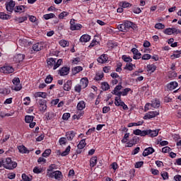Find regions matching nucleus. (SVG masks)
<instances>
[{
	"instance_id": "obj_1",
	"label": "nucleus",
	"mask_w": 181,
	"mask_h": 181,
	"mask_svg": "<svg viewBox=\"0 0 181 181\" xmlns=\"http://www.w3.org/2000/svg\"><path fill=\"white\" fill-rule=\"evenodd\" d=\"M131 28L132 29H136V25L129 21H125L123 23L117 25L119 32H128Z\"/></svg>"
},
{
	"instance_id": "obj_2",
	"label": "nucleus",
	"mask_w": 181,
	"mask_h": 181,
	"mask_svg": "<svg viewBox=\"0 0 181 181\" xmlns=\"http://www.w3.org/2000/svg\"><path fill=\"white\" fill-rule=\"evenodd\" d=\"M56 59L54 58H49L47 59V64L49 67H52L53 70H56L59 69L60 66L63 64V59H59L56 62Z\"/></svg>"
},
{
	"instance_id": "obj_3",
	"label": "nucleus",
	"mask_w": 181,
	"mask_h": 181,
	"mask_svg": "<svg viewBox=\"0 0 181 181\" xmlns=\"http://www.w3.org/2000/svg\"><path fill=\"white\" fill-rule=\"evenodd\" d=\"M18 166V163L15 161H12L11 158H7L5 161H4V168L5 169H8V170H12V169H15Z\"/></svg>"
},
{
	"instance_id": "obj_4",
	"label": "nucleus",
	"mask_w": 181,
	"mask_h": 181,
	"mask_svg": "<svg viewBox=\"0 0 181 181\" xmlns=\"http://www.w3.org/2000/svg\"><path fill=\"white\" fill-rule=\"evenodd\" d=\"M13 86L11 87V90L14 91H21L22 90V84H21V79L19 78H14L12 80Z\"/></svg>"
},
{
	"instance_id": "obj_5",
	"label": "nucleus",
	"mask_w": 181,
	"mask_h": 181,
	"mask_svg": "<svg viewBox=\"0 0 181 181\" xmlns=\"http://www.w3.org/2000/svg\"><path fill=\"white\" fill-rule=\"evenodd\" d=\"M63 174L60 170H56L52 172V173L48 174V177H51L52 179H56V180H60Z\"/></svg>"
},
{
	"instance_id": "obj_6",
	"label": "nucleus",
	"mask_w": 181,
	"mask_h": 181,
	"mask_svg": "<svg viewBox=\"0 0 181 181\" xmlns=\"http://www.w3.org/2000/svg\"><path fill=\"white\" fill-rule=\"evenodd\" d=\"M83 28V25L80 23H76V20L71 19L70 21V29L71 30H80Z\"/></svg>"
},
{
	"instance_id": "obj_7",
	"label": "nucleus",
	"mask_w": 181,
	"mask_h": 181,
	"mask_svg": "<svg viewBox=\"0 0 181 181\" xmlns=\"http://www.w3.org/2000/svg\"><path fill=\"white\" fill-rule=\"evenodd\" d=\"M15 71L13 67L11 66H6L0 67V73H3L4 74H11Z\"/></svg>"
},
{
	"instance_id": "obj_8",
	"label": "nucleus",
	"mask_w": 181,
	"mask_h": 181,
	"mask_svg": "<svg viewBox=\"0 0 181 181\" xmlns=\"http://www.w3.org/2000/svg\"><path fill=\"white\" fill-rule=\"evenodd\" d=\"M158 115H159V111H151L144 116V119H152V118H155Z\"/></svg>"
},
{
	"instance_id": "obj_9",
	"label": "nucleus",
	"mask_w": 181,
	"mask_h": 181,
	"mask_svg": "<svg viewBox=\"0 0 181 181\" xmlns=\"http://www.w3.org/2000/svg\"><path fill=\"white\" fill-rule=\"evenodd\" d=\"M38 104L39 110L41 112H45L47 110V105H46L45 100H39Z\"/></svg>"
},
{
	"instance_id": "obj_10",
	"label": "nucleus",
	"mask_w": 181,
	"mask_h": 181,
	"mask_svg": "<svg viewBox=\"0 0 181 181\" xmlns=\"http://www.w3.org/2000/svg\"><path fill=\"white\" fill-rule=\"evenodd\" d=\"M159 134V129L156 130H151V129H146V136L148 135L151 138H155V136H158Z\"/></svg>"
},
{
	"instance_id": "obj_11",
	"label": "nucleus",
	"mask_w": 181,
	"mask_h": 181,
	"mask_svg": "<svg viewBox=\"0 0 181 181\" xmlns=\"http://www.w3.org/2000/svg\"><path fill=\"white\" fill-rule=\"evenodd\" d=\"M70 73V67L64 66L58 71L59 76H67Z\"/></svg>"
},
{
	"instance_id": "obj_12",
	"label": "nucleus",
	"mask_w": 181,
	"mask_h": 181,
	"mask_svg": "<svg viewBox=\"0 0 181 181\" xmlns=\"http://www.w3.org/2000/svg\"><path fill=\"white\" fill-rule=\"evenodd\" d=\"M15 1L13 0L8 1L6 3V9L8 12H12L13 11V8H15Z\"/></svg>"
},
{
	"instance_id": "obj_13",
	"label": "nucleus",
	"mask_w": 181,
	"mask_h": 181,
	"mask_svg": "<svg viewBox=\"0 0 181 181\" xmlns=\"http://www.w3.org/2000/svg\"><path fill=\"white\" fill-rule=\"evenodd\" d=\"M164 33L165 35H173V33L177 35V33H179V30L175 28H168L164 30Z\"/></svg>"
},
{
	"instance_id": "obj_14",
	"label": "nucleus",
	"mask_w": 181,
	"mask_h": 181,
	"mask_svg": "<svg viewBox=\"0 0 181 181\" xmlns=\"http://www.w3.org/2000/svg\"><path fill=\"white\" fill-rule=\"evenodd\" d=\"M131 52L133 53L134 56H133V59L134 60H139V59H141V56H142V54L139 52V51H138V49L136 48H132Z\"/></svg>"
},
{
	"instance_id": "obj_15",
	"label": "nucleus",
	"mask_w": 181,
	"mask_h": 181,
	"mask_svg": "<svg viewBox=\"0 0 181 181\" xmlns=\"http://www.w3.org/2000/svg\"><path fill=\"white\" fill-rule=\"evenodd\" d=\"M97 60L100 64H104L108 62V55L102 54L98 58Z\"/></svg>"
},
{
	"instance_id": "obj_16",
	"label": "nucleus",
	"mask_w": 181,
	"mask_h": 181,
	"mask_svg": "<svg viewBox=\"0 0 181 181\" xmlns=\"http://www.w3.org/2000/svg\"><path fill=\"white\" fill-rule=\"evenodd\" d=\"M90 40L91 36L87 34H84L81 36L79 41L81 42V43H87V42H90Z\"/></svg>"
},
{
	"instance_id": "obj_17",
	"label": "nucleus",
	"mask_w": 181,
	"mask_h": 181,
	"mask_svg": "<svg viewBox=\"0 0 181 181\" xmlns=\"http://www.w3.org/2000/svg\"><path fill=\"white\" fill-rule=\"evenodd\" d=\"M177 86H179L177 82L172 81V82L169 83L168 84H167V88L170 91H173V90H175V88H177Z\"/></svg>"
},
{
	"instance_id": "obj_18",
	"label": "nucleus",
	"mask_w": 181,
	"mask_h": 181,
	"mask_svg": "<svg viewBox=\"0 0 181 181\" xmlns=\"http://www.w3.org/2000/svg\"><path fill=\"white\" fill-rule=\"evenodd\" d=\"M43 49V43L37 42L33 45V50L34 52H40Z\"/></svg>"
},
{
	"instance_id": "obj_19",
	"label": "nucleus",
	"mask_w": 181,
	"mask_h": 181,
	"mask_svg": "<svg viewBox=\"0 0 181 181\" xmlns=\"http://www.w3.org/2000/svg\"><path fill=\"white\" fill-rule=\"evenodd\" d=\"M24 59H25V54H16L13 57V61L16 62V63H21V62H23Z\"/></svg>"
},
{
	"instance_id": "obj_20",
	"label": "nucleus",
	"mask_w": 181,
	"mask_h": 181,
	"mask_svg": "<svg viewBox=\"0 0 181 181\" xmlns=\"http://www.w3.org/2000/svg\"><path fill=\"white\" fill-rule=\"evenodd\" d=\"M121 90H122V85H117L112 90V94L114 95H121Z\"/></svg>"
},
{
	"instance_id": "obj_21",
	"label": "nucleus",
	"mask_w": 181,
	"mask_h": 181,
	"mask_svg": "<svg viewBox=\"0 0 181 181\" xmlns=\"http://www.w3.org/2000/svg\"><path fill=\"white\" fill-rule=\"evenodd\" d=\"M134 135H138L139 136H146V130H141L139 129H136L133 131Z\"/></svg>"
},
{
	"instance_id": "obj_22",
	"label": "nucleus",
	"mask_w": 181,
	"mask_h": 181,
	"mask_svg": "<svg viewBox=\"0 0 181 181\" xmlns=\"http://www.w3.org/2000/svg\"><path fill=\"white\" fill-rule=\"evenodd\" d=\"M71 86H73V81L68 80L64 85V90L65 91H70L71 90Z\"/></svg>"
},
{
	"instance_id": "obj_23",
	"label": "nucleus",
	"mask_w": 181,
	"mask_h": 181,
	"mask_svg": "<svg viewBox=\"0 0 181 181\" xmlns=\"http://www.w3.org/2000/svg\"><path fill=\"white\" fill-rule=\"evenodd\" d=\"M66 136L68 141H73L74 136H76V133L74 131H69L66 133Z\"/></svg>"
},
{
	"instance_id": "obj_24",
	"label": "nucleus",
	"mask_w": 181,
	"mask_h": 181,
	"mask_svg": "<svg viewBox=\"0 0 181 181\" xmlns=\"http://www.w3.org/2000/svg\"><path fill=\"white\" fill-rule=\"evenodd\" d=\"M153 152H155V149H153V148H146L143 152V156H148V155H152Z\"/></svg>"
},
{
	"instance_id": "obj_25",
	"label": "nucleus",
	"mask_w": 181,
	"mask_h": 181,
	"mask_svg": "<svg viewBox=\"0 0 181 181\" xmlns=\"http://www.w3.org/2000/svg\"><path fill=\"white\" fill-rule=\"evenodd\" d=\"M150 104L153 108H159L160 107V100L159 99H153Z\"/></svg>"
},
{
	"instance_id": "obj_26",
	"label": "nucleus",
	"mask_w": 181,
	"mask_h": 181,
	"mask_svg": "<svg viewBox=\"0 0 181 181\" xmlns=\"http://www.w3.org/2000/svg\"><path fill=\"white\" fill-rule=\"evenodd\" d=\"M124 101L121 100V95H117L115 98V105L116 107H121L123 104Z\"/></svg>"
},
{
	"instance_id": "obj_27",
	"label": "nucleus",
	"mask_w": 181,
	"mask_h": 181,
	"mask_svg": "<svg viewBox=\"0 0 181 181\" xmlns=\"http://www.w3.org/2000/svg\"><path fill=\"white\" fill-rule=\"evenodd\" d=\"M82 88H86L88 86V79L87 78H82L80 84Z\"/></svg>"
},
{
	"instance_id": "obj_28",
	"label": "nucleus",
	"mask_w": 181,
	"mask_h": 181,
	"mask_svg": "<svg viewBox=\"0 0 181 181\" xmlns=\"http://www.w3.org/2000/svg\"><path fill=\"white\" fill-rule=\"evenodd\" d=\"M18 151L20 153H29L30 152L28 148H26L25 146L21 145L18 146Z\"/></svg>"
},
{
	"instance_id": "obj_29",
	"label": "nucleus",
	"mask_w": 181,
	"mask_h": 181,
	"mask_svg": "<svg viewBox=\"0 0 181 181\" xmlns=\"http://www.w3.org/2000/svg\"><path fill=\"white\" fill-rule=\"evenodd\" d=\"M25 9L26 6H17L14 8V12L22 13V12H25Z\"/></svg>"
},
{
	"instance_id": "obj_30",
	"label": "nucleus",
	"mask_w": 181,
	"mask_h": 181,
	"mask_svg": "<svg viewBox=\"0 0 181 181\" xmlns=\"http://www.w3.org/2000/svg\"><path fill=\"white\" fill-rule=\"evenodd\" d=\"M83 115H84V112L80 110L79 112H77L76 115H74L72 118L73 119H81Z\"/></svg>"
},
{
	"instance_id": "obj_31",
	"label": "nucleus",
	"mask_w": 181,
	"mask_h": 181,
	"mask_svg": "<svg viewBox=\"0 0 181 181\" xmlns=\"http://www.w3.org/2000/svg\"><path fill=\"white\" fill-rule=\"evenodd\" d=\"M76 108L78 110V111H83V110L86 108V102L82 100L78 103Z\"/></svg>"
},
{
	"instance_id": "obj_32",
	"label": "nucleus",
	"mask_w": 181,
	"mask_h": 181,
	"mask_svg": "<svg viewBox=\"0 0 181 181\" xmlns=\"http://www.w3.org/2000/svg\"><path fill=\"white\" fill-rule=\"evenodd\" d=\"M54 169H57V165L56 164H51L48 169H47V176H49V173H53Z\"/></svg>"
},
{
	"instance_id": "obj_33",
	"label": "nucleus",
	"mask_w": 181,
	"mask_h": 181,
	"mask_svg": "<svg viewBox=\"0 0 181 181\" xmlns=\"http://www.w3.org/2000/svg\"><path fill=\"white\" fill-rule=\"evenodd\" d=\"M97 162H98L97 156H93L90 159V166L91 168H94V166H95V165H97Z\"/></svg>"
},
{
	"instance_id": "obj_34",
	"label": "nucleus",
	"mask_w": 181,
	"mask_h": 181,
	"mask_svg": "<svg viewBox=\"0 0 181 181\" xmlns=\"http://www.w3.org/2000/svg\"><path fill=\"white\" fill-rule=\"evenodd\" d=\"M80 71H83V67L76 66L72 69V74L73 76H76V74H78Z\"/></svg>"
},
{
	"instance_id": "obj_35",
	"label": "nucleus",
	"mask_w": 181,
	"mask_h": 181,
	"mask_svg": "<svg viewBox=\"0 0 181 181\" xmlns=\"http://www.w3.org/2000/svg\"><path fill=\"white\" fill-rule=\"evenodd\" d=\"M18 45H20V46L26 47V46L29 45V42L25 39H20L18 40Z\"/></svg>"
},
{
	"instance_id": "obj_36",
	"label": "nucleus",
	"mask_w": 181,
	"mask_h": 181,
	"mask_svg": "<svg viewBox=\"0 0 181 181\" xmlns=\"http://www.w3.org/2000/svg\"><path fill=\"white\" fill-rule=\"evenodd\" d=\"M86 139H82L80 141L79 144L77 146L78 149H84L86 148Z\"/></svg>"
},
{
	"instance_id": "obj_37",
	"label": "nucleus",
	"mask_w": 181,
	"mask_h": 181,
	"mask_svg": "<svg viewBox=\"0 0 181 181\" xmlns=\"http://www.w3.org/2000/svg\"><path fill=\"white\" fill-rule=\"evenodd\" d=\"M33 119H35V116L32 115H26L25 117V122L27 124H30V122H33Z\"/></svg>"
},
{
	"instance_id": "obj_38",
	"label": "nucleus",
	"mask_w": 181,
	"mask_h": 181,
	"mask_svg": "<svg viewBox=\"0 0 181 181\" xmlns=\"http://www.w3.org/2000/svg\"><path fill=\"white\" fill-rule=\"evenodd\" d=\"M103 78H104V74L103 72L97 73L94 78V80H95L96 81H100L103 80Z\"/></svg>"
},
{
	"instance_id": "obj_39",
	"label": "nucleus",
	"mask_w": 181,
	"mask_h": 181,
	"mask_svg": "<svg viewBox=\"0 0 181 181\" xmlns=\"http://www.w3.org/2000/svg\"><path fill=\"white\" fill-rule=\"evenodd\" d=\"M156 70V65L155 64H148L147 65V71H150L151 73H153Z\"/></svg>"
},
{
	"instance_id": "obj_40",
	"label": "nucleus",
	"mask_w": 181,
	"mask_h": 181,
	"mask_svg": "<svg viewBox=\"0 0 181 181\" xmlns=\"http://www.w3.org/2000/svg\"><path fill=\"white\" fill-rule=\"evenodd\" d=\"M60 46H62V47H69V45H70V43L69 42V41L66 40H61L59 42Z\"/></svg>"
},
{
	"instance_id": "obj_41",
	"label": "nucleus",
	"mask_w": 181,
	"mask_h": 181,
	"mask_svg": "<svg viewBox=\"0 0 181 181\" xmlns=\"http://www.w3.org/2000/svg\"><path fill=\"white\" fill-rule=\"evenodd\" d=\"M129 91H132V90L129 88H124L122 91L120 92V97L121 95H122L123 97H125V95H128V93H129Z\"/></svg>"
},
{
	"instance_id": "obj_42",
	"label": "nucleus",
	"mask_w": 181,
	"mask_h": 181,
	"mask_svg": "<svg viewBox=\"0 0 181 181\" xmlns=\"http://www.w3.org/2000/svg\"><path fill=\"white\" fill-rule=\"evenodd\" d=\"M34 96L35 98H37L38 97H42V98H46V93L45 92H36L34 94Z\"/></svg>"
},
{
	"instance_id": "obj_43",
	"label": "nucleus",
	"mask_w": 181,
	"mask_h": 181,
	"mask_svg": "<svg viewBox=\"0 0 181 181\" xmlns=\"http://www.w3.org/2000/svg\"><path fill=\"white\" fill-rule=\"evenodd\" d=\"M11 16H9L8 14H6L4 12H0V19H3V20H8L10 19Z\"/></svg>"
},
{
	"instance_id": "obj_44",
	"label": "nucleus",
	"mask_w": 181,
	"mask_h": 181,
	"mask_svg": "<svg viewBox=\"0 0 181 181\" xmlns=\"http://www.w3.org/2000/svg\"><path fill=\"white\" fill-rule=\"evenodd\" d=\"M70 149H71V147L68 146L65 151L60 153L61 156H67L70 153Z\"/></svg>"
},
{
	"instance_id": "obj_45",
	"label": "nucleus",
	"mask_w": 181,
	"mask_h": 181,
	"mask_svg": "<svg viewBox=\"0 0 181 181\" xmlns=\"http://www.w3.org/2000/svg\"><path fill=\"white\" fill-rule=\"evenodd\" d=\"M56 15L54 13H48L43 16L44 19L45 21H49V19H53V18H55Z\"/></svg>"
},
{
	"instance_id": "obj_46",
	"label": "nucleus",
	"mask_w": 181,
	"mask_h": 181,
	"mask_svg": "<svg viewBox=\"0 0 181 181\" xmlns=\"http://www.w3.org/2000/svg\"><path fill=\"white\" fill-rule=\"evenodd\" d=\"M135 68V64H132V63L127 64L124 69L125 70H129V71H132Z\"/></svg>"
},
{
	"instance_id": "obj_47",
	"label": "nucleus",
	"mask_w": 181,
	"mask_h": 181,
	"mask_svg": "<svg viewBox=\"0 0 181 181\" xmlns=\"http://www.w3.org/2000/svg\"><path fill=\"white\" fill-rule=\"evenodd\" d=\"M52 153V150L51 149H46L43 153H42V158H49L50 156V154Z\"/></svg>"
},
{
	"instance_id": "obj_48",
	"label": "nucleus",
	"mask_w": 181,
	"mask_h": 181,
	"mask_svg": "<svg viewBox=\"0 0 181 181\" xmlns=\"http://www.w3.org/2000/svg\"><path fill=\"white\" fill-rule=\"evenodd\" d=\"M101 87H102V90H103V91H108V90H110V85L107 82L102 83Z\"/></svg>"
},
{
	"instance_id": "obj_49",
	"label": "nucleus",
	"mask_w": 181,
	"mask_h": 181,
	"mask_svg": "<svg viewBox=\"0 0 181 181\" xmlns=\"http://www.w3.org/2000/svg\"><path fill=\"white\" fill-rule=\"evenodd\" d=\"M0 94H6V95L8 94H11V89L4 88L3 89L0 90Z\"/></svg>"
},
{
	"instance_id": "obj_50",
	"label": "nucleus",
	"mask_w": 181,
	"mask_h": 181,
	"mask_svg": "<svg viewBox=\"0 0 181 181\" xmlns=\"http://www.w3.org/2000/svg\"><path fill=\"white\" fill-rule=\"evenodd\" d=\"M69 15H70V13H69V12L63 11V12H62V13L59 15V19H64V18L69 16Z\"/></svg>"
},
{
	"instance_id": "obj_51",
	"label": "nucleus",
	"mask_w": 181,
	"mask_h": 181,
	"mask_svg": "<svg viewBox=\"0 0 181 181\" xmlns=\"http://www.w3.org/2000/svg\"><path fill=\"white\" fill-rule=\"evenodd\" d=\"M59 145H66V144H67V139H66V137H61L59 139Z\"/></svg>"
},
{
	"instance_id": "obj_52",
	"label": "nucleus",
	"mask_w": 181,
	"mask_h": 181,
	"mask_svg": "<svg viewBox=\"0 0 181 181\" xmlns=\"http://www.w3.org/2000/svg\"><path fill=\"white\" fill-rule=\"evenodd\" d=\"M154 28L158 30L165 29V25L162 23H158L155 25Z\"/></svg>"
},
{
	"instance_id": "obj_53",
	"label": "nucleus",
	"mask_w": 181,
	"mask_h": 181,
	"mask_svg": "<svg viewBox=\"0 0 181 181\" xmlns=\"http://www.w3.org/2000/svg\"><path fill=\"white\" fill-rule=\"evenodd\" d=\"M25 21H28V16L19 17L16 19V21L18 22V23H23Z\"/></svg>"
},
{
	"instance_id": "obj_54",
	"label": "nucleus",
	"mask_w": 181,
	"mask_h": 181,
	"mask_svg": "<svg viewBox=\"0 0 181 181\" xmlns=\"http://www.w3.org/2000/svg\"><path fill=\"white\" fill-rule=\"evenodd\" d=\"M53 81V76L52 75H48L45 78V83L47 84H50Z\"/></svg>"
},
{
	"instance_id": "obj_55",
	"label": "nucleus",
	"mask_w": 181,
	"mask_h": 181,
	"mask_svg": "<svg viewBox=\"0 0 181 181\" xmlns=\"http://www.w3.org/2000/svg\"><path fill=\"white\" fill-rule=\"evenodd\" d=\"M122 59L124 60V62H126L127 63L132 62V58L131 57H127V55H123Z\"/></svg>"
},
{
	"instance_id": "obj_56",
	"label": "nucleus",
	"mask_w": 181,
	"mask_h": 181,
	"mask_svg": "<svg viewBox=\"0 0 181 181\" xmlns=\"http://www.w3.org/2000/svg\"><path fill=\"white\" fill-rule=\"evenodd\" d=\"M161 176L163 180H168V179H169V175L168 174V172H165V171L161 172Z\"/></svg>"
},
{
	"instance_id": "obj_57",
	"label": "nucleus",
	"mask_w": 181,
	"mask_h": 181,
	"mask_svg": "<svg viewBox=\"0 0 181 181\" xmlns=\"http://www.w3.org/2000/svg\"><path fill=\"white\" fill-rule=\"evenodd\" d=\"M120 4H122V8H130L132 6L129 2L122 1Z\"/></svg>"
},
{
	"instance_id": "obj_58",
	"label": "nucleus",
	"mask_w": 181,
	"mask_h": 181,
	"mask_svg": "<svg viewBox=\"0 0 181 181\" xmlns=\"http://www.w3.org/2000/svg\"><path fill=\"white\" fill-rule=\"evenodd\" d=\"M70 113H64L62 115V119H64V121H69V118H70Z\"/></svg>"
},
{
	"instance_id": "obj_59",
	"label": "nucleus",
	"mask_w": 181,
	"mask_h": 181,
	"mask_svg": "<svg viewBox=\"0 0 181 181\" xmlns=\"http://www.w3.org/2000/svg\"><path fill=\"white\" fill-rule=\"evenodd\" d=\"M172 151V148L169 146H165L162 148L163 153H168V152H170Z\"/></svg>"
},
{
	"instance_id": "obj_60",
	"label": "nucleus",
	"mask_w": 181,
	"mask_h": 181,
	"mask_svg": "<svg viewBox=\"0 0 181 181\" xmlns=\"http://www.w3.org/2000/svg\"><path fill=\"white\" fill-rule=\"evenodd\" d=\"M142 166H144V161H139L134 165L136 169H139V168H142Z\"/></svg>"
},
{
	"instance_id": "obj_61",
	"label": "nucleus",
	"mask_w": 181,
	"mask_h": 181,
	"mask_svg": "<svg viewBox=\"0 0 181 181\" xmlns=\"http://www.w3.org/2000/svg\"><path fill=\"white\" fill-rule=\"evenodd\" d=\"M23 104H24V105H29V104H30V98L25 97L23 99Z\"/></svg>"
},
{
	"instance_id": "obj_62",
	"label": "nucleus",
	"mask_w": 181,
	"mask_h": 181,
	"mask_svg": "<svg viewBox=\"0 0 181 181\" xmlns=\"http://www.w3.org/2000/svg\"><path fill=\"white\" fill-rule=\"evenodd\" d=\"M82 88H83L81 86L80 84H77V85L74 87V90L76 91V93H81Z\"/></svg>"
},
{
	"instance_id": "obj_63",
	"label": "nucleus",
	"mask_w": 181,
	"mask_h": 181,
	"mask_svg": "<svg viewBox=\"0 0 181 181\" xmlns=\"http://www.w3.org/2000/svg\"><path fill=\"white\" fill-rule=\"evenodd\" d=\"M22 179L24 181H30L32 180V177H30L29 176H27L26 174H23Z\"/></svg>"
},
{
	"instance_id": "obj_64",
	"label": "nucleus",
	"mask_w": 181,
	"mask_h": 181,
	"mask_svg": "<svg viewBox=\"0 0 181 181\" xmlns=\"http://www.w3.org/2000/svg\"><path fill=\"white\" fill-rule=\"evenodd\" d=\"M152 57L151 54H144L142 57L141 59L142 60H149Z\"/></svg>"
}]
</instances>
